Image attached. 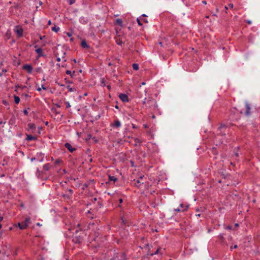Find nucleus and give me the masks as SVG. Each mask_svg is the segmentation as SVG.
I'll return each instance as SVG.
<instances>
[{
  "instance_id": "13",
  "label": "nucleus",
  "mask_w": 260,
  "mask_h": 260,
  "mask_svg": "<svg viewBox=\"0 0 260 260\" xmlns=\"http://www.w3.org/2000/svg\"><path fill=\"white\" fill-rule=\"evenodd\" d=\"M143 176L140 177V178L137 180L136 182L135 183V186L139 187L140 185L143 184V182H141V180L143 179Z\"/></svg>"
},
{
  "instance_id": "57",
  "label": "nucleus",
  "mask_w": 260,
  "mask_h": 260,
  "mask_svg": "<svg viewBox=\"0 0 260 260\" xmlns=\"http://www.w3.org/2000/svg\"><path fill=\"white\" fill-rule=\"evenodd\" d=\"M141 17H147V16L145 14H143Z\"/></svg>"
},
{
  "instance_id": "60",
  "label": "nucleus",
  "mask_w": 260,
  "mask_h": 260,
  "mask_svg": "<svg viewBox=\"0 0 260 260\" xmlns=\"http://www.w3.org/2000/svg\"><path fill=\"white\" fill-rule=\"evenodd\" d=\"M224 9H225L226 10H227L228 8V7H227L226 6H225V7H224Z\"/></svg>"
},
{
  "instance_id": "32",
  "label": "nucleus",
  "mask_w": 260,
  "mask_h": 260,
  "mask_svg": "<svg viewBox=\"0 0 260 260\" xmlns=\"http://www.w3.org/2000/svg\"><path fill=\"white\" fill-rule=\"evenodd\" d=\"M65 104L66 105L67 108H69L71 107V105L69 102H66Z\"/></svg>"
},
{
  "instance_id": "26",
  "label": "nucleus",
  "mask_w": 260,
  "mask_h": 260,
  "mask_svg": "<svg viewBox=\"0 0 260 260\" xmlns=\"http://www.w3.org/2000/svg\"><path fill=\"white\" fill-rule=\"evenodd\" d=\"M109 181H113L114 182H115L117 180V179L115 178L114 176H109Z\"/></svg>"
},
{
  "instance_id": "37",
  "label": "nucleus",
  "mask_w": 260,
  "mask_h": 260,
  "mask_svg": "<svg viewBox=\"0 0 260 260\" xmlns=\"http://www.w3.org/2000/svg\"><path fill=\"white\" fill-rule=\"evenodd\" d=\"M141 20L142 21H143L144 22H145V23H148V22L147 19H141Z\"/></svg>"
},
{
  "instance_id": "45",
  "label": "nucleus",
  "mask_w": 260,
  "mask_h": 260,
  "mask_svg": "<svg viewBox=\"0 0 260 260\" xmlns=\"http://www.w3.org/2000/svg\"><path fill=\"white\" fill-rule=\"evenodd\" d=\"M7 162H6L5 159H4V162H3V164H2V165H3V166H5V165H7Z\"/></svg>"
},
{
  "instance_id": "2",
  "label": "nucleus",
  "mask_w": 260,
  "mask_h": 260,
  "mask_svg": "<svg viewBox=\"0 0 260 260\" xmlns=\"http://www.w3.org/2000/svg\"><path fill=\"white\" fill-rule=\"evenodd\" d=\"M14 31L17 33L19 37H21L23 36V30L20 26H15L14 28Z\"/></svg>"
},
{
  "instance_id": "53",
  "label": "nucleus",
  "mask_w": 260,
  "mask_h": 260,
  "mask_svg": "<svg viewBox=\"0 0 260 260\" xmlns=\"http://www.w3.org/2000/svg\"><path fill=\"white\" fill-rule=\"evenodd\" d=\"M119 203H121L122 202V201H122V199H120L119 200Z\"/></svg>"
},
{
  "instance_id": "11",
  "label": "nucleus",
  "mask_w": 260,
  "mask_h": 260,
  "mask_svg": "<svg viewBox=\"0 0 260 260\" xmlns=\"http://www.w3.org/2000/svg\"><path fill=\"white\" fill-rule=\"evenodd\" d=\"M26 140L28 141L36 140L37 139V137L36 136H33L31 135H26Z\"/></svg>"
},
{
  "instance_id": "5",
  "label": "nucleus",
  "mask_w": 260,
  "mask_h": 260,
  "mask_svg": "<svg viewBox=\"0 0 260 260\" xmlns=\"http://www.w3.org/2000/svg\"><path fill=\"white\" fill-rule=\"evenodd\" d=\"M188 208V205H186L185 207L183 204H180L179 208H176L174 209L175 212H184L186 211Z\"/></svg>"
},
{
  "instance_id": "1",
  "label": "nucleus",
  "mask_w": 260,
  "mask_h": 260,
  "mask_svg": "<svg viewBox=\"0 0 260 260\" xmlns=\"http://www.w3.org/2000/svg\"><path fill=\"white\" fill-rule=\"evenodd\" d=\"M156 102L152 98H148V101L146 106V108H151L152 106L156 107Z\"/></svg>"
},
{
  "instance_id": "34",
  "label": "nucleus",
  "mask_w": 260,
  "mask_h": 260,
  "mask_svg": "<svg viewBox=\"0 0 260 260\" xmlns=\"http://www.w3.org/2000/svg\"><path fill=\"white\" fill-rule=\"evenodd\" d=\"M76 0H70L69 1V4L72 5L75 3Z\"/></svg>"
},
{
  "instance_id": "7",
  "label": "nucleus",
  "mask_w": 260,
  "mask_h": 260,
  "mask_svg": "<svg viewBox=\"0 0 260 260\" xmlns=\"http://www.w3.org/2000/svg\"><path fill=\"white\" fill-rule=\"evenodd\" d=\"M23 69L30 74L32 71V67L30 64H25L23 66Z\"/></svg>"
},
{
  "instance_id": "27",
  "label": "nucleus",
  "mask_w": 260,
  "mask_h": 260,
  "mask_svg": "<svg viewBox=\"0 0 260 260\" xmlns=\"http://www.w3.org/2000/svg\"><path fill=\"white\" fill-rule=\"evenodd\" d=\"M67 87L70 92H74L76 91V89L75 88L71 87L70 86H68Z\"/></svg>"
},
{
  "instance_id": "8",
  "label": "nucleus",
  "mask_w": 260,
  "mask_h": 260,
  "mask_svg": "<svg viewBox=\"0 0 260 260\" xmlns=\"http://www.w3.org/2000/svg\"><path fill=\"white\" fill-rule=\"evenodd\" d=\"M111 126L113 127L118 128L121 126V123L119 120H115L114 122V123H111Z\"/></svg>"
},
{
  "instance_id": "18",
  "label": "nucleus",
  "mask_w": 260,
  "mask_h": 260,
  "mask_svg": "<svg viewBox=\"0 0 260 260\" xmlns=\"http://www.w3.org/2000/svg\"><path fill=\"white\" fill-rule=\"evenodd\" d=\"M115 39H116V44H117V45H121L123 43V41H122V39H121V38H118H118H115Z\"/></svg>"
},
{
  "instance_id": "47",
  "label": "nucleus",
  "mask_w": 260,
  "mask_h": 260,
  "mask_svg": "<svg viewBox=\"0 0 260 260\" xmlns=\"http://www.w3.org/2000/svg\"><path fill=\"white\" fill-rule=\"evenodd\" d=\"M41 71V68H38L37 69V72H40Z\"/></svg>"
},
{
  "instance_id": "40",
  "label": "nucleus",
  "mask_w": 260,
  "mask_h": 260,
  "mask_svg": "<svg viewBox=\"0 0 260 260\" xmlns=\"http://www.w3.org/2000/svg\"><path fill=\"white\" fill-rule=\"evenodd\" d=\"M45 38V36H40V37H39V38L41 40H42Z\"/></svg>"
},
{
  "instance_id": "43",
  "label": "nucleus",
  "mask_w": 260,
  "mask_h": 260,
  "mask_svg": "<svg viewBox=\"0 0 260 260\" xmlns=\"http://www.w3.org/2000/svg\"><path fill=\"white\" fill-rule=\"evenodd\" d=\"M246 22L249 24H251V21L250 20H246Z\"/></svg>"
},
{
  "instance_id": "20",
  "label": "nucleus",
  "mask_w": 260,
  "mask_h": 260,
  "mask_svg": "<svg viewBox=\"0 0 260 260\" xmlns=\"http://www.w3.org/2000/svg\"><path fill=\"white\" fill-rule=\"evenodd\" d=\"M30 217H27V218H26L25 221L23 222V223L24 224H26V223L27 227L28 226V224L30 223Z\"/></svg>"
},
{
  "instance_id": "58",
  "label": "nucleus",
  "mask_w": 260,
  "mask_h": 260,
  "mask_svg": "<svg viewBox=\"0 0 260 260\" xmlns=\"http://www.w3.org/2000/svg\"><path fill=\"white\" fill-rule=\"evenodd\" d=\"M37 225L38 226H41V224L40 223H37Z\"/></svg>"
},
{
  "instance_id": "42",
  "label": "nucleus",
  "mask_w": 260,
  "mask_h": 260,
  "mask_svg": "<svg viewBox=\"0 0 260 260\" xmlns=\"http://www.w3.org/2000/svg\"><path fill=\"white\" fill-rule=\"evenodd\" d=\"M229 6L230 8H233V4H229Z\"/></svg>"
},
{
  "instance_id": "52",
  "label": "nucleus",
  "mask_w": 260,
  "mask_h": 260,
  "mask_svg": "<svg viewBox=\"0 0 260 260\" xmlns=\"http://www.w3.org/2000/svg\"><path fill=\"white\" fill-rule=\"evenodd\" d=\"M143 126H144V127L145 128H148V125L147 124H144Z\"/></svg>"
},
{
  "instance_id": "25",
  "label": "nucleus",
  "mask_w": 260,
  "mask_h": 260,
  "mask_svg": "<svg viewBox=\"0 0 260 260\" xmlns=\"http://www.w3.org/2000/svg\"><path fill=\"white\" fill-rule=\"evenodd\" d=\"M139 64L137 63H133V68L134 70H138L139 69Z\"/></svg>"
},
{
  "instance_id": "62",
  "label": "nucleus",
  "mask_w": 260,
  "mask_h": 260,
  "mask_svg": "<svg viewBox=\"0 0 260 260\" xmlns=\"http://www.w3.org/2000/svg\"><path fill=\"white\" fill-rule=\"evenodd\" d=\"M141 84H142V85H145V82H142V83H141Z\"/></svg>"
},
{
  "instance_id": "12",
  "label": "nucleus",
  "mask_w": 260,
  "mask_h": 260,
  "mask_svg": "<svg viewBox=\"0 0 260 260\" xmlns=\"http://www.w3.org/2000/svg\"><path fill=\"white\" fill-rule=\"evenodd\" d=\"M134 140L135 142L134 145L135 146H140L141 145L142 142L139 139L135 138H134Z\"/></svg>"
},
{
  "instance_id": "46",
  "label": "nucleus",
  "mask_w": 260,
  "mask_h": 260,
  "mask_svg": "<svg viewBox=\"0 0 260 260\" xmlns=\"http://www.w3.org/2000/svg\"><path fill=\"white\" fill-rule=\"evenodd\" d=\"M67 36H68L69 37H71L72 36V34H71L70 32H67Z\"/></svg>"
},
{
  "instance_id": "28",
  "label": "nucleus",
  "mask_w": 260,
  "mask_h": 260,
  "mask_svg": "<svg viewBox=\"0 0 260 260\" xmlns=\"http://www.w3.org/2000/svg\"><path fill=\"white\" fill-rule=\"evenodd\" d=\"M59 30V28L58 27H56V26H55L52 28V30L56 32H57Z\"/></svg>"
},
{
  "instance_id": "44",
  "label": "nucleus",
  "mask_w": 260,
  "mask_h": 260,
  "mask_svg": "<svg viewBox=\"0 0 260 260\" xmlns=\"http://www.w3.org/2000/svg\"><path fill=\"white\" fill-rule=\"evenodd\" d=\"M132 127L133 128H137L138 127L136 126L134 124H132Z\"/></svg>"
},
{
  "instance_id": "22",
  "label": "nucleus",
  "mask_w": 260,
  "mask_h": 260,
  "mask_svg": "<svg viewBox=\"0 0 260 260\" xmlns=\"http://www.w3.org/2000/svg\"><path fill=\"white\" fill-rule=\"evenodd\" d=\"M115 22H116V24H117L120 26H122V21L121 19H117L116 20Z\"/></svg>"
},
{
  "instance_id": "24",
  "label": "nucleus",
  "mask_w": 260,
  "mask_h": 260,
  "mask_svg": "<svg viewBox=\"0 0 260 260\" xmlns=\"http://www.w3.org/2000/svg\"><path fill=\"white\" fill-rule=\"evenodd\" d=\"M14 101L16 104H19L20 102V98L18 96L14 95Z\"/></svg>"
},
{
  "instance_id": "4",
  "label": "nucleus",
  "mask_w": 260,
  "mask_h": 260,
  "mask_svg": "<svg viewBox=\"0 0 260 260\" xmlns=\"http://www.w3.org/2000/svg\"><path fill=\"white\" fill-rule=\"evenodd\" d=\"M237 110L236 109H234L233 110L231 111V113L230 115V119L232 121H237L239 119V117H236L235 116V114L238 111H236Z\"/></svg>"
},
{
  "instance_id": "39",
  "label": "nucleus",
  "mask_w": 260,
  "mask_h": 260,
  "mask_svg": "<svg viewBox=\"0 0 260 260\" xmlns=\"http://www.w3.org/2000/svg\"><path fill=\"white\" fill-rule=\"evenodd\" d=\"M21 87V86L19 85V84H17L16 86H15V88H16V90L18 89L19 88H20Z\"/></svg>"
},
{
  "instance_id": "50",
  "label": "nucleus",
  "mask_w": 260,
  "mask_h": 260,
  "mask_svg": "<svg viewBox=\"0 0 260 260\" xmlns=\"http://www.w3.org/2000/svg\"><path fill=\"white\" fill-rule=\"evenodd\" d=\"M56 60L59 62L60 61V58L59 57H57Z\"/></svg>"
},
{
  "instance_id": "48",
  "label": "nucleus",
  "mask_w": 260,
  "mask_h": 260,
  "mask_svg": "<svg viewBox=\"0 0 260 260\" xmlns=\"http://www.w3.org/2000/svg\"><path fill=\"white\" fill-rule=\"evenodd\" d=\"M51 24V20H49L48 21V25H50Z\"/></svg>"
},
{
  "instance_id": "9",
  "label": "nucleus",
  "mask_w": 260,
  "mask_h": 260,
  "mask_svg": "<svg viewBox=\"0 0 260 260\" xmlns=\"http://www.w3.org/2000/svg\"><path fill=\"white\" fill-rule=\"evenodd\" d=\"M28 129L31 130L32 132H34L36 128V125L33 123H29L27 124Z\"/></svg>"
},
{
  "instance_id": "38",
  "label": "nucleus",
  "mask_w": 260,
  "mask_h": 260,
  "mask_svg": "<svg viewBox=\"0 0 260 260\" xmlns=\"http://www.w3.org/2000/svg\"><path fill=\"white\" fill-rule=\"evenodd\" d=\"M68 191L69 192V193H70L71 195H72V194L73 192V191L72 189H68Z\"/></svg>"
},
{
  "instance_id": "63",
  "label": "nucleus",
  "mask_w": 260,
  "mask_h": 260,
  "mask_svg": "<svg viewBox=\"0 0 260 260\" xmlns=\"http://www.w3.org/2000/svg\"><path fill=\"white\" fill-rule=\"evenodd\" d=\"M102 83H104V78L102 79Z\"/></svg>"
},
{
  "instance_id": "55",
  "label": "nucleus",
  "mask_w": 260,
  "mask_h": 260,
  "mask_svg": "<svg viewBox=\"0 0 260 260\" xmlns=\"http://www.w3.org/2000/svg\"><path fill=\"white\" fill-rule=\"evenodd\" d=\"M235 155H236L237 157H238V156H239V154H238V153H237V152H236V153H235Z\"/></svg>"
},
{
  "instance_id": "35",
  "label": "nucleus",
  "mask_w": 260,
  "mask_h": 260,
  "mask_svg": "<svg viewBox=\"0 0 260 260\" xmlns=\"http://www.w3.org/2000/svg\"><path fill=\"white\" fill-rule=\"evenodd\" d=\"M23 113L25 115H28V112L27 111V110L25 109L23 110Z\"/></svg>"
},
{
  "instance_id": "19",
  "label": "nucleus",
  "mask_w": 260,
  "mask_h": 260,
  "mask_svg": "<svg viewBox=\"0 0 260 260\" xmlns=\"http://www.w3.org/2000/svg\"><path fill=\"white\" fill-rule=\"evenodd\" d=\"M75 71H73V73L71 72V71L70 70H67L66 71V74H68V75H70V76L72 77V78H73L75 76Z\"/></svg>"
},
{
  "instance_id": "6",
  "label": "nucleus",
  "mask_w": 260,
  "mask_h": 260,
  "mask_svg": "<svg viewBox=\"0 0 260 260\" xmlns=\"http://www.w3.org/2000/svg\"><path fill=\"white\" fill-rule=\"evenodd\" d=\"M119 98L123 102H127L128 101V97L126 94L120 93L119 95Z\"/></svg>"
},
{
  "instance_id": "36",
  "label": "nucleus",
  "mask_w": 260,
  "mask_h": 260,
  "mask_svg": "<svg viewBox=\"0 0 260 260\" xmlns=\"http://www.w3.org/2000/svg\"><path fill=\"white\" fill-rule=\"evenodd\" d=\"M226 126L225 125V124H221V126L219 127V128L220 129H221L223 127H226Z\"/></svg>"
},
{
  "instance_id": "14",
  "label": "nucleus",
  "mask_w": 260,
  "mask_h": 260,
  "mask_svg": "<svg viewBox=\"0 0 260 260\" xmlns=\"http://www.w3.org/2000/svg\"><path fill=\"white\" fill-rule=\"evenodd\" d=\"M18 225L19 228H20V229H21V230H24L27 228L26 223L24 224L23 223V222L21 223H20V222L18 223Z\"/></svg>"
},
{
  "instance_id": "30",
  "label": "nucleus",
  "mask_w": 260,
  "mask_h": 260,
  "mask_svg": "<svg viewBox=\"0 0 260 260\" xmlns=\"http://www.w3.org/2000/svg\"><path fill=\"white\" fill-rule=\"evenodd\" d=\"M148 101V99H147L146 98H145V99L143 102V104L145 106V107H146V106H147Z\"/></svg>"
},
{
  "instance_id": "33",
  "label": "nucleus",
  "mask_w": 260,
  "mask_h": 260,
  "mask_svg": "<svg viewBox=\"0 0 260 260\" xmlns=\"http://www.w3.org/2000/svg\"><path fill=\"white\" fill-rule=\"evenodd\" d=\"M238 247L237 245H235L234 246H231V247H230V249L231 250H233V249H236Z\"/></svg>"
},
{
  "instance_id": "21",
  "label": "nucleus",
  "mask_w": 260,
  "mask_h": 260,
  "mask_svg": "<svg viewBox=\"0 0 260 260\" xmlns=\"http://www.w3.org/2000/svg\"><path fill=\"white\" fill-rule=\"evenodd\" d=\"M73 241L76 243H80L81 242V239L79 237H76L73 239Z\"/></svg>"
},
{
  "instance_id": "41",
  "label": "nucleus",
  "mask_w": 260,
  "mask_h": 260,
  "mask_svg": "<svg viewBox=\"0 0 260 260\" xmlns=\"http://www.w3.org/2000/svg\"><path fill=\"white\" fill-rule=\"evenodd\" d=\"M43 89L44 90H46L47 88L46 87H45L43 84L41 86V89Z\"/></svg>"
},
{
  "instance_id": "29",
  "label": "nucleus",
  "mask_w": 260,
  "mask_h": 260,
  "mask_svg": "<svg viewBox=\"0 0 260 260\" xmlns=\"http://www.w3.org/2000/svg\"><path fill=\"white\" fill-rule=\"evenodd\" d=\"M141 17H139V18H137V21L138 23V24L140 25V26H142V23L141 22Z\"/></svg>"
},
{
  "instance_id": "15",
  "label": "nucleus",
  "mask_w": 260,
  "mask_h": 260,
  "mask_svg": "<svg viewBox=\"0 0 260 260\" xmlns=\"http://www.w3.org/2000/svg\"><path fill=\"white\" fill-rule=\"evenodd\" d=\"M161 250V248L160 247H158L157 248L156 250L154 252V253H152L150 255L151 256H153L154 255L157 254L158 253L162 254V253L160 252Z\"/></svg>"
},
{
  "instance_id": "61",
  "label": "nucleus",
  "mask_w": 260,
  "mask_h": 260,
  "mask_svg": "<svg viewBox=\"0 0 260 260\" xmlns=\"http://www.w3.org/2000/svg\"><path fill=\"white\" fill-rule=\"evenodd\" d=\"M35 159V158L34 157V158H32L31 160V161H33V160H34Z\"/></svg>"
},
{
  "instance_id": "49",
  "label": "nucleus",
  "mask_w": 260,
  "mask_h": 260,
  "mask_svg": "<svg viewBox=\"0 0 260 260\" xmlns=\"http://www.w3.org/2000/svg\"><path fill=\"white\" fill-rule=\"evenodd\" d=\"M226 229H229V230H230V229H232V228H231V226L229 225V226H228L226 227Z\"/></svg>"
},
{
  "instance_id": "56",
  "label": "nucleus",
  "mask_w": 260,
  "mask_h": 260,
  "mask_svg": "<svg viewBox=\"0 0 260 260\" xmlns=\"http://www.w3.org/2000/svg\"><path fill=\"white\" fill-rule=\"evenodd\" d=\"M63 172L64 174H66L67 173V171L65 169L63 170Z\"/></svg>"
},
{
  "instance_id": "51",
  "label": "nucleus",
  "mask_w": 260,
  "mask_h": 260,
  "mask_svg": "<svg viewBox=\"0 0 260 260\" xmlns=\"http://www.w3.org/2000/svg\"><path fill=\"white\" fill-rule=\"evenodd\" d=\"M91 135H89L88 136V138H87L86 139H87V140H88V139H90L91 138Z\"/></svg>"
},
{
  "instance_id": "10",
  "label": "nucleus",
  "mask_w": 260,
  "mask_h": 260,
  "mask_svg": "<svg viewBox=\"0 0 260 260\" xmlns=\"http://www.w3.org/2000/svg\"><path fill=\"white\" fill-rule=\"evenodd\" d=\"M64 146L66 148H67L71 152H73L74 151L76 150V149L75 148H73L72 146V145L69 143H66Z\"/></svg>"
},
{
  "instance_id": "59",
  "label": "nucleus",
  "mask_w": 260,
  "mask_h": 260,
  "mask_svg": "<svg viewBox=\"0 0 260 260\" xmlns=\"http://www.w3.org/2000/svg\"><path fill=\"white\" fill-rule=\"evenodd\" d=\"M202 3H203V4H207V3H206V1H203V2H202Z\"/></svg>"
},
{
  "instance_id": "16",
  "label": "nucleus",
  "mask_w": 260,
  "mask_h": 260,
  "mask_svg": "<svg viewBox=\"0 0 260 260\" xmlns=\"http://www.w3.org/2000/svg\"><path fill=\"white\" fill-rule=\"evenodd\" d=\"M81 46L85 48H89V46L87 44L85 40H83L81 42Z\"/></svg>"
},
{
  "instance_id": "3",
  "label": "nucleus",
  "mask_w": 260,
  "mask_h": 260,
  "mask_svg": "<svg viewBox=\"0 0 260 260\" xmlns=\"http://www.w3.org/2000/svg\"><path fill=\"white\" fill-rule=\"evenodd\" d=\"M245 111L244 112V111H240L239 112V113L240 114H244L246 116H249L250 115V106L248 104L246 103L245 104Z\"/></svg>"
},
{
  "instance_id": "31",
  "label": "nucleus",
  "mask_w": 260,
  "mask_h": 260,
  "mask_svg": "<svg viewBox=\"0 0 260 260\" xmlns=\"http://www.w3.org/2000/svg\"><path fill=\"white\" fill-rule=\"evenodd\" d=\"M61 162V160L59 159H58L55 160V164L56 165H58V164H60Z\"/></svg>"
},
{
  "instance_id": "54",
  "label": "nucleus",
  "mask_w": 260,
  "mask_h": 260,
  "mask_svg": "<svg viewBox=\"0 0 260 260\" xmlns=\"http://www.w3.org/2000/svg\"><path fill=\"white\" fill-rule=\"evenodd\" d=\"M37 90L40 91L41 90V87H39L38 88H37Z\"/></svg>"
},
{
  "instance_id": "64",
  "label": "nucleus",
  "mask_w": 260,
  "mask_h": 260,
  "mask_svg": "<svg viewBox=\"0 0 260 260\" xmlns=\"http://www.w3.org/2000/svg\"><path fill=\"white\" fill-rule=\"evenodd\" d=\"M238 225H239V224L238 223L235 224V226H238Z\"/></svg>"
},
{
  "instance_id": "17",
  "label": "nucleus",
  "mask_w": 260,
  "mask_h": 260,
  "mask_svg": "<svg viewBox=\"0 0 260 260\" xmlns=\"http://www.w3.org/2000/svg\"><path fill=\"white\" fill-rule=\"evenodd\" d=\"M36 52L39 54V56H42L43 54V50L41 48H38L36 50Z\"/></svg>"
},
{
  "instance_id": "23",
  "label": "nucleus",
  "mask_w": 260,
  "mask_h": 260,
  "mask_svg": "<svg viewBox=\"0 0 260 260\" xmlns=\"http://www.w3.org/2000/svg\"><path fill=\"white\" fill-rule=\"evenodd\" d=\"M50 169V165L49 164H47L44 165L43 169L45 171H48Z\"/></svg>"
}]
</instances>
